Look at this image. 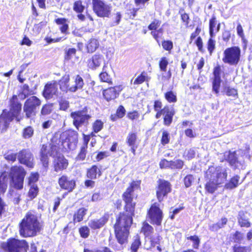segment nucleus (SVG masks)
Here are the masks:
<instances>
[{
	"mask_svg": "<svg viewBox=\"0 0 252 252\" xmlns=\"http://www.w3.org/2000/svg\"><path fill=\"white\" fill-rule=\"evenodd\" d=\"M135 208L136 206L124 203V211L116 216L113 228L115 238L121 245L128 243Z\"/></svg>",
	"mask_w": 252,
	"mask_h": 252,
	"instance_id": "1",
	"label": "nucleus"
},
{
	"mask_svg": "<svg viewBox=\"0 0 252 252\" xmlns=\"http://www.w3.org/2000/svg\"><path fill=\"white\" fill-rule=\"evenodd\" d=\"M19 233L23 238L34 237L43 229V223L34 211L27 212L18 224Z\"/></svg>",
	"mask_w": 252,
	"mask_h": 252,
	"instance_id": "2",
	"label": "nucleus"
},
{
	"mask_svg": "<svg viewBox=\"0 0 252 252\" xmlns=\"http://www.w3.org/2000/svg\"><path fill=\"white\" fill-rule=\"evenodd\" d=\"M64 149L66 148L60 136L57 133L54 134L51 138L49 146L45 143L40 146L39 159L42 167L47 170L49 165L50 157L58 154Z\"/></svg>",
	"mask_w": 252,
	"mask_h": 252,
	"instance_id": "3",
	"label": "nucleus"
},
{
	"mask_svg": "<svg viewBox=\"0 0 252 252\" xmlns=\"http://www.w3.org/2000/svg\"><path fill=\"white\" fill-rule=\"evenodd\" d=\"M153 109L156 112L155 117L156 119H159L162 116L163 125L166 126L171 125L175 114V111L173 107L170 108L167 105L163 107L161 100L156 99L153 101Z\"/></svg>",
	"mask_w": 252,
	"mask_h": 252,
	"instance_id": "4",
	"label": "nucleus"
},
{
	"mask_svg": "<svg viewBox=\"0 0 252 252\" xmlns=\"http://www.w3.org/2000/svg\"><path fill=\"white\" fill-rule=\"evenodd\" d=\"M26 174L27 172L23 166L17 165L11 166L9 173L10 187L16 190H22Z\"/></svg>",
	"mask_w": 252,
	"mask_h": 252,
	"instance_id": "5",
	"label": "nucleus"
},
{
	"mask_svg": "<svg viewBox=\"0 0 252 252\" xmlns=\"http://www.w3.org/2000/svg\"><path fill=\"white\" fill-rule=\"evenodd\" d=\"M29 243L25 239L9 238L0 244V248L5 252H27Z\"/></svg>",
	"mask_w": 252,
	"mask_h": 252,
	"instance_id": "6",
	"label": "nucleus"
},
{
	"mask_svg": "<svg viewBox=\"0 0 252 252\" xmlns=\"http://www.w3.org/2000/svg\"><path fill=\"white\" fill-rule=\"evenodd\" d=\"M9 110L6 109L2 110V112L11 121L16 119L19 122L22 119L21 116L22 104L19 100L18 95L13 94L9 100Z\"/></svg>",
	"mask_w": 252,
	"mask_h": 252,
	"instance_id": "7",
	"label": "nucleus"
},
{
	"mask_svg": "<svg viewBox=\"0 0 252 252\" xmlns=\"http://www.w3.org/2000/svg\"><path fill=\"white\" fill-rule=\"evenodd\" d=\"M241 49L238 46H231L226 48L222 55L223 62L230 66H236L241 61Z\"/></svg>",
	"mask_w": 252,
	"mask_h": 252,
	"instance_id": "8",
	"label": "nucleus"
},
{
	"mask_svg": "<svg viewBox=\"0 0 252 252\" xmlns=\"http://www.w3.org/2000/svg\"><path fill=\"white\" fill-rule=\"evenodd\" d=\"M41 104V100L35 95L31 96L24 102L23 111L25 118L31 119L35 117L37 110Z\"/></svg>",
	"mask_w": 252,
	"mask_h": 252,
	"instance_id": "9",
	"label": "nucleus"
},
{
	"mask_svg": "<svg viewBox=\"0 0 252 252\" xmlns=\"http://www.w3.org/2000/svg\"><path fill=\"white\" fill-rule=\"evenodd\" d=\"M146 218L153 225L160 226L161 224L163 214L158 202L152 203L147 210Z\"/></svg>",
	"mask_w": 252,
	"mask_h": 252,
	"instance_id": "10",
	"label": "nucleus"
},
{
	"mask_svg": "<svg viewBox=\"0 0 252 252\" xmlns=\"http://www.w3.org/2000/svg\"><path fill=\"white\" fill-rule=\"evenodd\" d=\"M172 190V184L169 181L159 179L156 187V195L158 202L161 203L167 198Z\"/></svg>",
	"mask_w": 252,
	"mask_h": 252,
	"instance_id": "11",
	"label": "nucleus"
},
{
	"mask_svg": "<svg viewBox=\"0 0 252 252\" xmlns=\"http://www.w3.org/2000/svg\"><path fill=\"white\" fill-rule=\"evenodd\" d=\"M141 183V180L132 181L126 189L122 195V199L124 203L136 206L134 199H136L137 195H134L133 192L135 189H140Z\"/></svg>",
	"mask_w": 252,
	"mask_h": 252,
	"instance_id": "12",
	"label": "nucleus"
},
{
	"mask_svg": "<svg viewBox=\"0 0 252 252\" xmlns=\"http://www.w3.org/2000/svg\"><path fill=\"white\" fill-rule=\"evenodd\" d=\"M89 107L85 106L82 110L72 112L70 117L73 119V124L77 129L84 124H88L89 121L92 118L89 112Z\"/></svg>",
	"mask_w": 252,
	"mask_h": 252,
	"instance_id": "13",
	"label": "nucleus"
},
{
	"mask_svg": "<svg viewBox=\"0 0 252 252\" xmlns=\"http://www.w3.org/2000/svg\"><path fill=\"white\" fill-rule=\"evenodd\" d=\"M92 8L99 17L109 18L111 15L112 7L103 0H92Z\"/></svg>",
	"mask_w": 252,
	"mask_h": 252,
	"instance_id": "14",
	"label": "nucleus"
},
{
	"mask_svg": "<svg viewBox=\"0 0 252 252\" xmlns=\"http://www.w3.org/2000/svg\"><path fill=\"white\" fill-rule=\"evenodd\" d=\"M58 184L60 189L65 191L67 193L72 192L76 188V180L71 178L65 174H62L59 177Z\"/></svg>",
	"mask_w": 252,
	"mask_h": 252,
	"instance_id": "15",
	"label": "nucleus"
},
{
	"mask_svg": "<svg viewBox=\"0 0 252 252\" xmlns=\"http://www.w3.org/2000/svg\"><path fill=\"white\" fill-rule=\"evenodd\" d=\"M60 137L63 144L66 143V149L73 150L78 143V133L73 130H68L62 132Z\"/></svg>",
	"mask_w": 252,
	"mask_h": 252,
	"instance_id": "16",
	"label": "nucleus"
},
{
	"mask_svg": "<svg viewBox=\"0 0 252 252\" xmlns=\"http://www.w3.org/2000/svg\"><path fill=\"white\" fill-rule=\"evenodd\" d=\"M18 160L20 164L32 169L34 166V157L29 149H23L18 153Z\"/></svg>",
	"mask_w": 252,
	"mask_h": 252,
	"instance_id": "17",
	"label": "nucleus"
},
{
	"mask_svg": "<svg viewBox=\"0 0 252 252\" xmlns=\"http://www.w3.org/2000/svg\"><path fill=\"white\" fill-rule=\"evenodd\" d=\"M123 89L122 85L108 87L102 91L103 97L107 102L114 101L119 97Z\"/></svg>",
	"mask_w": 252,
	"mask_h": 252,
	"instance_id": "18",
	"label": "nucleus"
},
{
	"mask_svg": "<svg viewBox=\"0 0 252 252\" xmlns=\"http://www.w3.org/2000/svg\"><path fill=\"white\" fill-rule=\"evenodd\" d=\"M160 24V20L155 19L148 26V29L151 31V35L158 45H160V40L163 33V30L162 28L157 30L159 27Z\"/></svg>",
	"mask_w": 252,
	"mask_h": 252,
	"instance_id": "19",
	"label": "nucleus"
},
{
	"mask_svg": "<svg viewBox=\"0 0 252 252\" xmlns=\"http://www.w3.org/2000/svg\"><path fill=\"white\" fill-rule=\"evenodd\" d=\"M42 94L46 99H51L54 96H58V82L56 81L47 82L44 87Z\"/></svg>",
	"mask_w": 252,
	"mask_h": 252,
	"instance_id": "20",
	"label": "nucleus"
},
{
	"mask_svg": "<svg viewBox=\"0 0 252 252\" xmlns=\"http://www.w3.org/2000/svg\"><path fill=\"white\" fill-rule=\"evenodd\" d=\"M221 68L220 64L215 66L213 70V78L212 80V90L216 94H219L221 82Z\"/></svg>",
	"mask_w": 252,
	"mask_h": 252,
	"instance_id": "21",
	"label": "nucleus"
},
{
	"mask_svg": "<svg viewBox=\"0 0 252 252\" xmlns=\"http://www.w3.org/2000/svg\"><path fill=\"white\" fill-rule=\"evenodd\" d=\"M110 214L108 212H105L99 219H93L89 222V226L92 230H99L104 227L108 222Z\"/></svg>",
	"mask_w": 252,
	"mask_h": 252,
	"instance_id": "22",
	"label": "nucleus"
},
{
	"mask_svg": "<svg viewBox=\"0 0 252 252\" xmlns=\"http://www.w3.org/2000/svg\"><path fill=\"white\" fill-rule=\"evenodd\" d=\"M68 165V159L63 155L57 156L53 159L52 166L55 172H58L65 170Z\"/></svg>",
	"mask_w": 252,
	"mask_h": 252,
	"instance_id": "23",
	"label": "nucleus"
},
{
	"mask_svg": "<svg viewBox=\"0 0 252 252\" xmlns=\"http://www.w3.org/2000/svg\"><path fill=\"white\" fill-rule=\"evenodd\" d=\"M201 32V28L199 27H197L194 31L189 36V43H191L193 40L194 43L197 46L198 51L203 53L204 49L203 48V42L202 37L199 35Z\"/></svg>",
	"mask_w": 252,
	"mask_h": 252,
	"instance_id": "24",
	"label": "nucleus"
},
{
	"mask_svg": "<svg viewBox=\"0 0 252 252\" xmlns=\"http://www.w3.org/2000/svg\"><path fill=\"white\" fill-rule=\"evenodd\" d=\"M126 143L130 148V151L134 156L136 151L138 147L139 142L137 132L135 131L129 132L126 138Z\"/></svg>",
	"mask_w": 252,
	"mask_h": 252,
	"instance_id": "25",
	"label": "nucleus"
},
{
	"mask_svg": "<svg viewBox=\"0 0 252 252\" xmlns=\"http://www.w3.org/2000/svg\"><path fill=\"white\" fill-rule=\"evenodd\" d=\"M102 175V166L98 164H93L88 168L86 172V177L88 179H96Z\"/></svg>",
	"mask_w": 252,
	"mask_h": 252,
	"instance_id": "26",
	"label": "nucleus"
},
{
	"mask_svg": "<svg viewBox=\"0 0 252 252\" xmlns=\"http://www.w3.org/2000/svg\"><path fill=\"white\" fill-rule=\"evenodd\" d=\"M224 159L227 161L229 166H231L233 170L238 169L239 166H241L242 164L238 159L236 151H229L227 155L225 157Z\"/></svg>",
	"mask_w": 252,
	"mask_h": 252,
	"instance_id": "27",
	"label": "nucleus"
},
{
	"mask_svg": "<svg viewBox=\"0 0 252 252\" xmlns=\"http://www.w3.org/2000/svg\"><path fill=\"white\" fill-rule=\"evenodd\" d=\"M99 81L101 83H105L108 85L113 84V79L108 72V63H104L101 71L98 74Z\"/></svg>",
	"mask_w": 252,
	"mask_h": 252,
	"instance_id": "28",
	"label": "nucleus"
},
{
	"mask_svg": "<svg viewBox=\"0 0 252 252\" xmlns=\"http://www.w3.org/2000/svg\"><path fill=\"white\" fill-rule=\"evenodd\" d=\"M220 28V24L217 22L216 16L212 15L209 22V35L215 36L216 33L219 32Z\"/></svg>",
	"mask_w": 252,
	"mask_h": 252,
	"instance_id": "29",
	"label": "nucleus"
},
{
	"mask_svg": "<svg viewBox=\"0 0 252 252\" xmlns=\"http://www.w3.org/2000/svg\"><path fill=\"white\" fill-rule=\"evenodd\" d=\"M54 22L59 26L61 32L64 34H68L69 30V21L65 18H57L54 20Z\"/></svg>",
	"mask_w": 252,
	"mask_h": 252,
	"instance_id": "30",
	"label": "nucleus"
},
{
	"mask_svg": "<svg viewBox=\"0 0 252 252\" xmlns=\"http://www.w3.org/2000/svg\"><path fill=\"white\" fill-rule=\"evenodd\" d=\"M103 58V56L101 55L98 54L94 55L91 58L88 60V66L92 69H95L100 66Z\"/></svg>",
	"mask_w": 252,
	"mask_h": 252,
	"instance_id": "31",
	"label": "nucleus"
},
{
	"mask_svg": "<svg viewBox=\"0 0 252 252\" xmlns=\"http://www.w3.org/2000/svg\"><path fill=\"white\" fill-rule=\"evenodd\" d=\"M140 232L144 235L145 239H146L153 235L154 232V229L147 221L144 220L142 222Z\"/></svg>",
	"mask_w": 252,
	"mask_h": 252,
	"instance_id": "32",
	"label": "nucleus"
},
{
	"mask_svg": "<svg viewBox=\"0 0 252 252\" xmlns=\"http://www.w3.org/2000/svg\"><path fill=\"white\" fill-rule=\"evenodd\" d=\"M88 209L81 207L75 211L73 216V222L74 223L82 221L87 213Z\"/></svg>",
	"mask_w": 252,
	"mask_h": 252,
	"instance_id": "33",
	"label": "nucleus"
},
{
	"mask_svg": "<svg viewBox=\"0 0 252 252\" xmlns=\"http://www.w3.org/2000/svg\"><path fill=\"white\" fill-rule=\"evenodd\" d=\"M99 43L98 40L95 38H91L86 44V49L88 53L94 52L98 48Z\"/></svg>",
	"mask_w": 252,
	"mask_h": 252,
	"instance_id": "34",
	"label": "nucleus"
},
{
	"mask_svg": "<svg viewBox=\"0 0 252 252\" xmlns=\"http://www.w3.org/2000/svg\"><path fill=\"white\" fill-rule=\"evenodd\" d=\"M8 188V177L5 172H0V195L4 194Z\"/></svg>",
	"mask_w": 252,
	"mask_h": 252,
	"instance_id": "35",
	"label": "nucleus"
},
{
	"mask_svg": "<svg viewBox=\"0 0 252 252\" xmlns=\"http://www.w3.org/2000/svg\"><path fill=\"white\" fill-rule=\"evenodd\" d=\"M75 84L69 87V92H75L78 90L83 89L84 85V82L83 78L80 75H76L74 78Z\"/></svg>",
	"mask_w": 252,
	"mask_h": 252,
	"instance_id": "36",
	"label": "nucleus"
},
{
	"mask_svg": "<svg viewBox=\"0 0 252 252\" xmlns=\"http://www.w3.org/2000/svg\"><path fill=\"white\" fill-rule=\"evenodd\" d=\"M188 240H190L192 242L193 249H188L186 250L183 251L182 252H196L193 249H198L200 244V240L199 237L196 235H194L186 237Z\"/></svg>",
	"mask_w": 252,
	"mask_h": 252,
	"instance_id": "37",
	"label": "nucleus"
},
{
	"mask_svg": "<svg viewBox=\"0 0 252 252\" xmlns=\"http://www.w3.org/2000/svg\"><path fill=\"white\" fill-rule=\"evenodd\" d=\"M126 114V110L124 106L122 105L118 106L116 110V113L114 114H111L110 116V119L112 122L116 121L118 119L123 118Z\"/></svg>",
	"mask_w": 252,
	"mask_h": 252,
	"instance_id": "38",
	"label": "nucleus"
},
{
	"mask_svg": "<svg viewBox=\"0 0 252 252\" xmlns=\"http://www.w3.org/2000/svg\"><path fill=\"white\" fill-rule=\"evenodd\" d=\"M70 81V76L69 74H64L59 81L58 83L60 86V89L61 91L66 93L69 92V82Z\"/></svg>",
	"mask_w": 252,
	"mask_h": 252,
	"instance_id": "39",
	"label": "nucleus"
},
{
	"mask_svg": "<svg viewBox=\"0 0 252 252\" xmlns=\"http://www.w3.org/2000/svg\"><path fill=\"white\" fill-rule=\"evenodd\" d=\"M12 121L2 112L0 115V129L1 132H5Z\"/></svg>",
	"mask_w": 252,
	"mask_h": 252,
	"instance_id": "40",
	"label": "nucleus"
},
{
	"mask_svg": "<svg viewBox=\"0 0 252 252\" xmlns=\"http://www.w3.org/2000/svg\"><path fill=\"white\" fill-rule=\"evenodd\" d=\"M240 176L238 175H235L232 176L226 183L224 188L227 189H232L237 188L239 185Z\"/></svg>",
	"mask_w": 252,
	"mask_h": 252,
	"instance_id": "41",
	"label": "nucleus"
},
{
	"mask_svg": "<svg viewBox=\"0 0 252 252\" xmlns=\"http://www.w3.org/2000/svg\"><path fill=\"white\" fill-rule=\"evenodd\" d=\"M219 183L215 180H210L205 185L204 188L206 192L213 194L217 189L219 186Z\"/></svg>",
	"mask_w": 252,
	"mask_h": 252,
	"instance_id": "42",
	"label": "nucleus"
},
{
	"mask_svg": "<svg viewBox=\"0 0 252 252\" xmlns=\"http://www.w3.org/2000/svg\"><path fill=\"white\" fill-rule=\"evenodd\" d=\"M141 245L140 236L137 234L133 236L131 243L130 250L131 252H137L138 250Z\"/></svg>",
	"mask_w": 252,
	"mask_h": 252,
	"instance_id": "43",
	"label": "nucleus"
},
{
	"mask_svg": "<svg viewBox=\"0 0 252 252\" xmlns=\"http://www.w3.org/2000/svg\"><path fill=\"white\" fill-rule=\"evenodd\" d=\"M150 80V77L148 76L147 73L143 71L134 79L133 84L135 85H140L145 82H149Z\"/></svg>",
	"mask_w": 252,
	"mask_h": 252,
	"instance_id": "44",
	"label": "nucleus"
},
{
	"mask_svg": "<svg viewBox=\"0 0 252 252\" xmlns=\"http://www.w3.org/2000/svg\"><path fill=\"white\" fill-rule=\"evenodd\" d=\"M39 174L37 172H32L27 178V184L28 186L37 185L36 183L39 179Z\"/></svg>",
	"mask_w": 252,
	"mask_h": 252,
	"instance_id": "45",
	"label": "nucleus"
},
{
	"mask_svg": "<svg viewBox=\"0 0 252 252\" xmlns=\"http://www.w3.org/2000/svg\"><path fill=\"white\" fill-rule=\"evenodd\" d=\"M215 37V36L209 35L206 42V48L210 55H212L216 48V41Z\"/></svg>",
	"mask_w": 252,
	"mask_h": 252,
	"instance_id": "46",
	"label": "nucleus"
},
{
	"mask_svg": "<svg viewBox=\"0 0 252 252\" xmlns=\"http://www.w3.org/2000/svg\"><path fill=\"white\" fill-rule=\"evenodd\" d=\"M164 97L169 103H175L178 100L176 93L172 90L166 91L164 94Z\"/></svg>",
	"mask_w": 252,
	"mask_h": 252,
	"instance_id": "47",
	"label": "nucleus"
},
{
	"mask_svg": "<svg viewBox=\"0 0 252 252\" xmlns=\"http://www.w3.org/2000/svg\"><path fill=\"white\" fill-rule=\"evenodd\" d=\"M245 213L244 212H240L238 217V222L239 226L241 227H250L251 225V222L248 219H245L244 217Z\"/></svg>",
	"mask_w": 252,
	"mask_h": 252,
	"instance_id": "48",
	"label": "nucleus"
},
{
	"mask_svg": "<svg viewBox=\"0 0 252 252\" xmlns=\"http://www.w3.org/2000/svg\"><path fill=\"white\" fill-rule=\"evenodd\" d=\"M21 91L19 92L18 95L21 96L23 99H25L30 95L33 94L32 91L30 89L29 86L25 84L21 87Z\"/></svg>",
	"mask_w": 252,
	"mask_h": 252,
	"instance_id": "49",
	"label": "nucleus"
},
{
	"mask_svg": "<svg viewBox=\"0 0 252 252\" xmlns=\"http://www.w3.org/2000/svg\"><path fill=\"white\" fill-rule=\"evenodd\" d=\"M53 106L54 104L52 103H47L43 104L40 110V116H44L50 114L53 111Z\"/></svg>",
	"mask_w": 252,
	"mask_h": 252,
	"instance_id": "50",
	"label": "nucleus"
},
{
	"mask_svg": "<svg viewBox=\"0 0 252 252\" xmlns=\"http://www.w3.org/2000/svg\"><path fill=\"white\" fill-rule=\"evenodd\" d=\"M148 238L150 239V246L149 248H146L147 250L151 251L157 245H160L161 238L159 235H158L157 236L152 235Z\"/></svg>",
	"mask_w": 252,
	"mask_h": 252,
	"instance_id": "51",
	"label": "nucleus"
},
{
	"mask_svg": "<svg viewBox=\"0 0 252 252\" xmlns=\"http://www.w3.org/2000/svg\"><path fill=\"white\" fill-rule=\"evenodd\" d=\"M171 170H181L184 165L185 162L181 159H177L176 160H170Z\"/></svg>",
	"mask_w": 252,
	"mask_h": 252,
	"instance_id": "52",
	"label": "nucleus"
},
{
	"mask_svg": "<svg viewBox=\"0 0 252 252\" xmlns=\"http://www.w3.org/2000/svg\"><path fill=\"white\" fill-rule=\"evenodd\" d=\"M179 13L180 14V18L182 22L186 28H188L190 22L189 14L185 12L183 8L180 9Z\"/></svg>",
	"mask_w": 252,
	"mask_h": 252,
	"instance_id": "53",
	"label": "nucleus"
},
{
	"mask_svg": "<svg viewBox=\"0 0 252 252\" xmlns=\"http://www.w3.org/2000/svg\"><path fill=\"white\" fill-rule=\"evenodd\" d=\"M28 192V196L31 199H33L37 197L39 193V188L37 185H31Z\"/></svg>",
	"mask_w": 252,
	"mask_h": 252,
	"instance_id": "54",
	"label": "nucleus"
},
{
	"mask_svg": "<svg viewBox=\"0 0 252 252\" xmlns=\"http://www.w3.org/2000/svg\"><path fill=\"white\" fill-rule=\"evenodd\" d=\"M222 92L227 96H232L234 97H238L237 90L234 88H231L230 86H225L223 88Z\"/></svg>",
	"mask_w": 252,
	"mask_h": 252,
	"instance_id": "55",
	"label": "nucleus"
},
{
	"mask_svg": "<svg viewBox=\"0 0 252 252\" xmlns=\"http://www.w3.org/2000/svg\"><path fill=\"white\" fill-rule=\"evenodd\" d=\"M227 177V173L226 170H224L222 172L219 171V170H218L216 178L214 179V180L217 182H219V184L220 185L224 181L226 180Z\"/></svg>",
	"mask_w": 252,
	"mask_h": 252,
	"instance_id": "56",
	"label": "nucleus"
},
{
	"mask_svg": "<svg viewBox=\"0 0 252 252\" xmlns=\"http://www.w3.org/2000/svg\"><path fill=\"white\" fill-rule=\"evenodd\" d=\"M170 141V135L169 132L166 130H162L160 138V144L164 146L168 144Z\"/></svg>",
	"mask_w": 252,
	"mask_h": 252,
	"instance_id": "57",
	"label": "nucleus"
},
{
	"mask_svg": "<svg viewBox=\"0 0 252 252\" xmlns=\"http://www.w3.org/2000/svg\"><path fill=\"white\" fill-rule=\"evenodd\" d=\"M78 232L81 238L86 239L89 237L90 235V229L89 226L87 225H83L78 229Z\"/></svg>",
	"mask_w": 252,
	"mask_h": 252,
	"instance_id": "58",
	"label": "nucleus"
},
{
	"mask_svg": "<svg viewBox=\"0 0 252 252\" xmlns=\"http://www.w3.org/2000/svg\"><path fill=\"white\" fill-rule=\"evenodd\" d=\"M87 149L88 147L82 146L79 153L76 157V160L83 161L85 160L88 152Z\"/></svg>",
	"mask_w": 252,
	"mask_h": 252,
	"instance_id": "59",
	"label": "nucleus"
},
{
	"mask_svg": "<svg viewBox=\"0 0 252 252\" xmlns=\"http://www.w3.org/2000/svg\"><path fill=\"white\" fill-rule=\"evenodd\" d=\"M73 9L77 13H82L85 9L82 1L81 0L75 1L73 3Z\"/></svg>",
	"mask_w": 252,
	"mask_h": 252,
	"instance_id": "60",
	"label": "nucleus"
},
{
	"mask_svg": "<svg viewBox=\"0 0 252 252\" xmlns=\"http://www.w3.org/2000/svg\"><path fill=\"white\" fill-rule=\"evenodd\" d=\"M34 133V129L31 126H28L24 128L22 131V136L25 139L32 137Z\"/></svg>",
	"mask_w": 252,
	"mask_h": 252,
	"instance_id": "61",
	"label": "nucleus"
},
{
	"mask_svg": "<svg viewBox=\"0 0 252 252\" xmlns=\"http://www.w3.org/2000/svg\"><path fill=\"white\" fill-rule=\"evenodd\" d=\"M77 50L75 48H69L64 51V59L66 61L70 60L73 56L76 54Z\"/></svg>",
	"mask_w": 252,
	"mask_h": 252,
	"instance_id": "62",
	"label": "nucleus"
},
{
	"mask_svg": "<svg viewBox=\"0 0 252 252\" xmlns=\"http://www.w3.org/2000/svg\"><path fill=\"white\" fill-rule=\"evenodd\" d=\"M140 113L138 111L136 110L128 111L126 113L127 118L131 121H136L138 120L139 118H140Z\"/></svg>",
	"mask_w": 252,
	"mask_h": 252,
	"instance_id": "63",
	"label": "nucleus"
},
{
	"mask_svg": "<svg viewBox=\"0 0 252 252\" xmlns=\"http://www.w3.org/2000/svg\"><path fill=\"white\" fill-rule=\"evenodd\" d=\"M233 252H251V249L248 246L235 244L232 246Z\"/></svg>",
	"mask_w": 252,
	"mask_h": 252,
	"instance_id": "64",
	"label": "nucleus"
}]
</instances>
